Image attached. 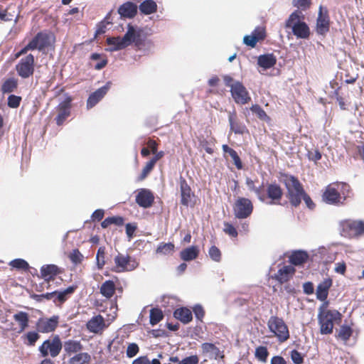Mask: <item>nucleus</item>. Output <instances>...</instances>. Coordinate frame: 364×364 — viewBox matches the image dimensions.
<instances>
[{
  "mask_svg": "<svg viewBox=\"0 0 364 364\" xmlns=\"http://www.w3.org/2000/svg\"><path fill=\"white\" fill-rule=\"evenodd\" d=\"M53 39L52 34L47 32H39L31 40V42L34 45L35 50L38 49L40 51H43L51 46Z\"/></svg>",
  "mask_w": 364,
  "mask_h": 364,
  "instance_id": "17",
  "label": "nucleus"
},
{
  "mask_svg": "<svg viewBox=\"0 0 364 364\" xmlns=\"http://www.w3.org/2000/svg\"><path fill=\"white\" fill-rule=\"evenodd\" d=\"M18 87V80L15 77L6 79L1 85V91L3 94L16 92Z\"/></svg>",
  "mask_w": 364,
  "mask_h": 364,
  "instance_id": "34",
  "label": "nucleus"
},
{
  "mask_svg": "<svg viewBox=\"0 0 364 364\" xmlns=\"http://www.w3.org/2000/svg\"><path fill=\"white\" fill-rule=\"evenodd\" d=\"M35 50L34 45H33L31 41L24 48L16 54V58H19L21 55L26 54L28 50Z\"/></svg>",
  "mask_w": 364,
  "mask_h": 364,
  "instance_id": "63",
  "label": "nucleus"
},
{
  "mask_svg": "<svg viewBox=\"0 0 364 364\" xmlns=\"http://www.w3.org/2000/svg\"><path fill=\"white\" fill-rule=\"evenodd\" d=\"M40 332L31 331L27 332L23 338H24V343L28 346H35L36 341L40 338Z\"/></svg>",
  "mask_w": 364,
  "mask_h": 364,
  "instance_id": "43",
  "label": "nucleus"
},
{
  "mask_svg": "<svg viewBox=\"0 0 364 364\" xmlns=\"http://www.w3.org/2000/svg\"><path fill=\"white\" fill-rule=\"evenodd\" d=\"M267 326L269 331L277 338L279 342H285L289 338V328L283 318L272 316L267 321Z\"/></svg>",
  "mask_w": 364,
  "mask_h": 364,
  "instance_id": "7",
  "label": "nucleus"
},
{
  "mask_svg": "<svg viewBox=\"0 0 364 364\" xmlns=\"http://www.w3.org/2000/svg\"><path fill=\"white\" fill-rule=\"evenodd\" d=\"M16 70L18 76L26 79L31 77L35 71V59L32 54L22 58L16 65Z\"/></svg>",
  "mask_w": 364,
  "mask_h": 364,
  "instance_id": "12",
  "label": "nucleus"
},
{
  "mask_svg": "<svg viewBox=\"0 0 364 364\" xmlns=\"http://www.w3.org/2000/svg\"><path fill=\"white\" fill-rule=\"evenodd\" d=\"M292 4L294 7L306 11L311 5V0H293Z\"/></svg>",
  "mask_w": 364,
  "mask_h": 364,
  "instance_id": "55",
  "label": "nucleus"
},
{
  "mask_svg": "<svg viewBox=\"0 0 364 364\" xmlns=\"http://www.w3.org/2000/svg\"><path fill=\"white\" fill-rule=\"evenodd\" d=\"M223 231L225 234L228 235L231 237L235 238L238 235V232L236 228L232 224L228 222L224 223Z\"/></svg>",
  "mask_w": 364,
  "mask_h": 364,
  "instance_id": "56",
  "label": "nucleus"
},
{
  "mask_svg": "<svg viewBox=\"0 0 364 364\" xmlns=\"http://www.w3.org/2000/svg\"><path fill=\"white\" fill-rule=\"evenodd\" d=\"M148 37L149 35L144 29L129 23L123 37H109L106 43L111 46L110 51L122 50L132 45L137 50H146L153 46V42Z\"/></svg>",
  "mask_w": 364,
  "mask_h": 364,
  "instance_id": "1",
  "label": "nucleus"
},
{
  "mask_svg": "<svg viewBox=\"0 0 364 364\" xmlns=\"http://www.w3.org/2000/svg\"><path fill=\"white\" fill-rule=\"evenodd\" d=\"M309 259V254L304 250L292 252L289 257V262L295 266L302 265Z\"/></svg>",
  "mask_w": 364,
  "mask_h": 364,
  "instance_id": "29",
  "label": "nucleus"
},
{
  "mask_svg": "<svg viewBox=\"0 0 364 364\" xmlns=\"http://www.w3.org/2000/svg\"><path fill=\"white\" fill-rule=\"evenodd\" d=\"M304 16L301 11L296 10L290 14L285 22L286 28H291L293 34L297 38L306 39L310 36V29L309 26L301 19Z\"/></svg>",
  "mask_w": 364,
  "mask_h": 364,
  "instance_id": "5",
  "label": "nucleus"
},
{
  "mask_svg": "<svg viewBox=\"0 0 364 364\" xmlns=\"http://www.w3.org/2000/svg\"><path fill=\"white\" fill-rule=\"evenodd\" d=\"M201 349L203 354H210L212 358L216 359L220 356V349L212 343H203L201 345Z\"/></svg>",
  "mask_w": 364,
  "mask_h": 364,
  "instance_id": "40",
  "label": "nucleus"
},
{
  "mask_svg": "<svg viewBox=\"0 0 364 364\" xmlns=\"http://www.w3.org/2000/svg\"><path fill=\"white\" fill-rule=\"evenodd\" d=\"M253 209L252 202L244 197H239L235 200L233 206L234 215L238 219L247 218L252 215Z\"/></svg>",
  "mask_w": 364,
  "mask_h": 364,
  "instance_id": "11",
  "label": "nucleus"
},
{
  "mask_svg": "<svg viewBox=\"0 0 364 364\" xmlns=\"http://www.w3.org/2000/svg\"><path fill=\"white\" fill-rule=\"evenodd\" d=\"M330 18L327 9L320 6L318 17L316 19V32L319 35H325L329 31Z\"/></svg>",
  "mask_w": 364,
  "mask_h": 364,
  "instance_id": "16",
  "label": "nucleus"
},
{
  "mask_svg": "<svg viewBox=\"0 0 364 364\" xmlns=\"http://www.w3.org/2000/svg\"><path fill=\"white\" fill-rule=\"evenodd\" d=\"M77 288V285H73V286L68 287L67 289H65L63 291H55L56 294L54 296L53 302L57 306L62 305L64 302H65L68 300V299L70 297V296L75 292V291L76 290Z\"/></svg>",
  "mask_w": 364,
  "mask_h": 364,
  "instance_id": "28",
  "label": "nucleus"
},
{
  "mask_svg": "<svg viewBox=\"0 0 364 364\" xmlns=\"http://www.w3.org/2000/svg\"><path fill=\"white\" fill-rule=\"evenodd\" d=\"M230 129L235 134H243L246 129V127L238 122L237 114L235 112H230L228 116Z\"/></svg>",
  "mask_w": 364,
  "mask_h": 364,
  "instance_id": "31",
  "label": "nucleus"
},
{
  "mask_svg": "<svg viewBox=\"0 0 364 364\" xmlns=\"http://www.w3.org/2000/svg\"><path fill=\"white\" fill-rule=\"evenodd\" d=\"M296 272V269L291 265H284L279 268L277 273L272 278L276 279L280 284L289 281Z\"/></svg>",
  "mask_w": 364,
  "mask_h": 364,
  "instance_id": "23",
  "label": "nucleus"
},
{
  "mask_svg": "<svg viewBox=\"0 0 364 364\" xmlns=\"http://www.w3.org/2000/svg\"><path fill=\"white\" fill-rule=\"evenodd\" d=\"M276 63L277 58L273 53L261 55L257 59V64L259 66L265 70L274 67Z\"/></svg>",
  "mask_w": 364,
  "mask_h": 364,
  "instance_id": "30",
  "label": "nucleus"
},
{
  "mask_svg": "<svg viewBox=\"0 0 364 364\" xmlns=\"http://www.w3.org/2000/svg\"><path fill=\"white\" fill-rule=\"evenodd\" d=\"M199 255V250L197 246H191L183 250L180 256L181 258L184 261H191L196 259Z\"/></svg>",
  "mask_w": 364,
  "mask_h": 364,
  "instance_id": "37",
  "label": "nucleus"
},
{
  "mask_svg": "<svg viewBox=\"0 0 364 364\" xmlns=\"http://www.w3.org/2000/svg\"><path fill=\"white\" fill-rule=\"evenodd\" d=\"M174 249V245L171 242L164 243L161 242L159 245L156 249V253H161L167 255L172 252Z\"/></svg>",
  "mask_w": 364,
  "mask_h": 364,
  "instance_id": "50",
  "label": "nucleus"
},
{
  "mask_svg": "<svg viewBox=\"0 0 364 364\" xmlns=\"http://www.w3.org/2000/svg\"><path fill=\"white\" fill-rule=\"evenodd\" d=\"M73 98L67 96L65 100L56 107L57 116L55 118L56 124L61 126L65 121L70 116Z\"/></svg>",
  "mask_w": 364,
  "mask_h": 364,
  "instance_id": "14",
  "label": "nucleus"
},
{
  "mask_svg": "<svg viewBox=\"0 0 364 364\" xmlns=\"http://www.w3.org/2000/svg\"><path fill=\"white\" fill-rule=\"evenodd\" d=\"M87 329L95 334L101 333L107 326L103 316L100 314L92 317L86 323Z\"/></svg>",
  "mask_w": 364,
  "mask_h": 364,
  "instance_id": "20",
  "label": "nucleus"
},
{
  "mask_svg": "<svg viewBox=\"0 0 364 364\" xmlns=\"http://www.w3.org/2000/svg\"><path fill=\"white\" fill-rule=\"evenodd\" d=\"M114 267L112 270L117 273L132 271L139 265V262L135 258L120 252L114 257Z\"/></svg>",
  "mask_w": 364,
  "mask_h": 364,
  "instance_id": "8",
  "label": "nucleus"
},
{
  "mask_svg": "<svg viewBox=\"0 0 364 364\" xmlns=\"http://www.w3.org/2000/svg\"><path fill=\"white\" fill-rule=\"evenodd\" d=\"M124 223V219L122 216H112L106 218L102 223L101 227L102 228H107L112 225L115 226H122Z\"/></svg>",
  "mask_w": 364,
  "mask_h": 364,
  "instance_id": "41",
  "label": "nucleus"
},
{
  "mask_svg": "<svg viewBox=\"0 0 364 364\" xmlns=\"http://www.w3.org/2000/svg\"><path fill=\"white\" fill-rule=\"evenodd\" d=\"M255 356L258 360L266 363L269 356L267 348L262 346H258L255 349Z\"/></svg>",
  "mask_w": 364,
  "mask_h": 364,
  "instance_id": "45",
  "label": "nucleus"
},
{
  "mask_svg": "<svg viewBox=\"0 0 364 364\" xmlns=\"http://www.w3.org/2000/svg\"><path fill=\"white\" fill-rule=\"evenodd\" d=\"M137 9L136 4L127 1L119 7L117 12L121 18H132L136 15Z\"/></svg>",
  "mask_w": 364,
  "mask_h": 364,
  "instance_id": "25",
  "label": "nucleus"
},
{
  "mask_svg": "<svg viewBox=\"0 0 364 364\" xmlns=\"http://www.w3.org/2000/svg\"><path fill=\"white\" fill-rule=\"evenodd\" d=\"M222 149L225 154H228L229 156L231 157V159H232L233 164H235L236 168L238 170L242 169V168H243L242 162L239 155L237 154V151L235 150H234L233 149L230 148L227 144H223L222 146Z\"/></svg>",
  "mask_w": 364,
  "mask_h": 364,
  "instance_id": "36",
  "label": "nucleus"
},
{
  "mask_svg": "<svg viewBox=\"0 0 364 364\" xmlns=\"http://www.w3.org/2000/svg\"><path fill=\"white\" fill-rule=\"evenodd\" d=\"M116 286L113 281L107 280L100 287V292L106 299H110L115 294Z\"/></svg>",
  "mask_w": 364,
  "mask_h": 364,
  "instance_id": "33",
  "label": "nucleus"
},
{
  "mask_svg": "<svg viewBox=\"0 0 364 364\" xmlns=\"http://www.w3.org/2000/svg\"><path fill=\"white\" fill-rule=\"evenodd\" d=\"M139 11L145 15L154 14L157 10V4L154 0H145L139 6Z\"/></svg>",
  "mask_w": 364,
  "mask_h": 364,
  "instance_id": "38",
  "label": "nucleus"
},
{
  "mask_svg": "<svg viewBox=\"0 0 364 364\" xmlns=\"http://www.w3.org/2000/svg\"><path fill=\"white\" fill-rule=\"evenodd\" d=\"M63 348L65 355L71 356L75 353L82 351L83 346L80 341L68 339L64 341Z\"/></svg>",
  "mask_w": 364,
  "mask_h": 364,
  "instance_id": "26",
  "label": "nucleus"
},
{
  "mask_svg": "<svg viewBox=\"0 0 364 364\" xmlns=\"http://www.w3.org/2000/svg\"><path fill=\"white\" fill-rule=\"evenodd\" d=\"M154 196L151 191L141 189L136 196V203L142 208H147L152 205Z\"/></svg>",
  "mask_w": 364,
  "mask_h": 364,
  "instance_id": "24",
  "label": "nucleus"
},
{
  "mask_svg": "<svg viewBox=\"0 0 364 364\" xmlns=\"http://www.w3.org/2000/svg\"><path fill=\"white\" fill-rule=\"evenodd\" d=\"M105 247H100L97 252V264L98 267V269H101L103 268L104 265L105 264Z\"/></svg>",
  "mask_w": 364,
  "mask_h": 364,
  "instance_id": "54",
  "label": "nucleus"
},
{
  "mask_svg": "<svg viewBox=\"0 0 364 364\" xmlns=\"http://www.w3.org/2000/svg\"><path fill=\"white\" fill-rule=\"evenodd\" d=\"M109 88L110 82H109L90 94L87 100V108L90 109L95 107L105 97Z\"/></svg>",
  "mask_w": 364,
  "mask_h": 364,
  "instance_id": "21",
  "label": "nucleus"
},
{
  "mask_svg": "<svg viewBox=\"0 0 364 364\" xmlns=\"http://www.w3.org/2000/svg\"><path fill=\"white\" fill-rule=\"evenodd\" d=\"M139 348L136 343H129L127 348V356L128 358H133L139 353Z\"/></svg>",
  "mask_w": 364,
  "mask_h": 364,
  "instance_id": "57",
  "label": "nucleus"
},
{
  "mask_svg": "<svg viewBox=\"0 0 364 364\" xmlns=\"http://www.w3.org/2000/svg\"><path fill=\"white\" fill-rule=\"evenodd\" d=\"M9 265L18 270H27L29 268L28 263L23 259H15L9 262Z\"/></svg>",
  "mask_w": 364,
  "mask_h": 364,
  "instance_id": "47",
  "label": "nucleus"
},
{
  "mask_svg": "<svg viewBox=\"0 0 364 364\" xmlns=\"http://www.w3.org/2000/svg\"><path fill=\"white\" fill-rule=\"evenodd\" d=\"M328 301L319 308L318 314V321L320 326V332L321 334H331L333 332L334 322L341 319V314L337 310H329L326 307Z\"/></svg>",
  "mask_w": 364,
  "mask_h": 364,
  "instance_id": "4",
  "label": "nucleus"
},
{
  "mask_svg": "<svg viewBox=\"0 0 364 364\" xmlns=\"http://www.w3.org/2000/svg\"><path fill=\"white\" fill-rule=\"evenodd\" d=\"M104 215H105V210L102 209H97L92 213V214L91 215V218L93 221H95V220L100 221L104 218Z\"/></svg>",
  "mask_w": 364,
  "mask_h": 364,
  "instance_id": "62",
  "label": "nucleus"
},
{
  "mask_svg": "<svg viewBox=\"0 0 364 364\" xmlns=\"http://www.w3.org/2000/svg\"><path fill=\"white\" fill-rule=\"evenodd\" d=\"M246 185L247 186L249 190L254 191L255 193L259 200H264L263 188L262 186L258 188L256 187L255 181L250 178H246Z\"/></svg>",
  "mask_w": 364,
  "mask_h": 364,
  "instance_id": "44",
  "label": "nucleus"
},
{
  "mask_svg": "<svg viewBox=\"0 0 364 364\" xmlns=\"http://www.w3.org/2000/svg\"><path fill=\"white\" fill-rule=\"evenodd\" d=\"M63 269L58 267L55 264H46L41 268V277L47 283L53 281L57 275L63 274Z\"/></svg>",
  "mask_w": 364,
  "mask_h": 364,
  "instance_id": "19",
  "label": "nucleus"
},
{
  "mask_svg": "<svg viewBox=\"0 0 364 364\" xmlns=\"http://www.w3.org/2000/svg\"><path fill=\"white\" fill-rule=\"evenodd\" d=\"M136 228L137 226L134 223H127L126 225V234L129 239L133 237L134 233Z\"/></svg>",
  "mask_w": 364,
  "mask_h": 364,
  "instance_id": "61",
  "label": "nucleus"
},
{
  "mask_svg": "<svg viewBox=\"0 0 364 364\" xmlns=\"http://www.w3.org/2000/svg\"><path fill=\"white\" fill-rule=\"evenodd\" d=\"M150 323L151 326H155L164 318V314L159 308H152L150 310Z\"/></svg>",
  "mask_w": 364,
  "mask_h": 364,
  "instance_id": "42",
  "label": "nucleus"
},
{
  "mask_svg": "<svg viewBox=\"0 0 364 364\" xmlns=\"http://www.w3.org/2000/svg\"><path fill=\"white\" fill-rule=\"evenodd\" d=\"M208 254L212 260L219 262L221 260L222 254L219 248L213 245L208 250Z\"/></svg>",
  "mask_w": 364,
  "mask_h": 364,
  "instance_id": "53",
  "label": "nucleus"
},
{
  "mask_svg": "<svg viewBox=\"0 0 364 364\" xmlns=\"http://www.w3.org/2000/svg\"><path fill=\"white\" fill-rule=\"evenodd\" d=\"M193 311L196 318L202 321L205 316V311L203 308L200 305H196L193 309Z\"/></svg>",
  "mask_w": 364,
  "mask_h": 364,
  "instance_id": "60",
  "label": "nucleus"
},
{
  "mask_svg": "<svg viewBox=\"0 0 364 364\" xmlns=\"http://www.w3.org/2000/svg\"><path fill=\"white\" fill-rule=\"evenodd\" d=\"M91 355L86 352H78L70 358V364H90Z\"/></svg>",
  "mask_w": 364,
  "mask_h": 364,
  "instance_id": "35",
  "label": "nucleus"
},
{
  "mask_svg": "<svg viewBox=\"0 0 364 364\" xmlns=\"http://www.w3.org/2000/svg\"><path fill=\"white\" fill-rule=\"evenodd\" d=\"M59 320L58 315H53L50 318H39L36 323V330L42 333L54 332L58 326Z\"/></svg>",
  "mask_w": 364,
  "mask_h": 364,
  "instance_id": "13",
  "label": "nucleus"
},
{
  "mask_svg": "<svg viewBox=\"0 0 364 364\" xmlns=\"http://www.w3.org/2000/svg\"><path fill=\"white\" fill-rule=\"evenodd\" d=\"M68 257L73 264H78L82 262L84 257L78 249H75L69 254Z\"/></svg>",
  "mask_w": 364,
  "mask_h": 364,
  "instance_id": "52",
  "label": "nucleus"
},
{
  "mask_svg": "<svg viewBox=\"0 0 364 364\" xmlns=\"http://www.w3.org/2000/svg\"><path fill=\"white\" fill-rule=\"evenodd\" d=\"M279 178L287 189V197L290 204L294 207H298L306 192L303 185L296 176L286 173L280 172Z\"/></svg>",
  "mask_w": 364,
  "mask_h": 364,
  "instance_id": "2",
  "label": "nucleus"
},
{
  "mask_svg": "<svg viewBox=\"0 0 364 364\" xmlns=\"http://www.w3.org/2000/svg\"><path fill=\"white\" fill-rule=\"evenodd\" d=\"M264 200H260L269 205H281L284 191L281 186L276 182L267 183L263 189Z\"/></svg>",
  "mask_w": 364,
  "mask_h": 364,
  "instance_id": "10",
  "label": "nucleus"
},
{
  "mask_svg": "<svg viewBox=\"0 0 364 364\" xmlns=\"http://www.w3.org/2000/svg\"><path fill=\"white\" fill-rule=\"evenodd\" d=\"M353 330L348 326H341L338 334V337L342 339L344 341H347L349 340L350 336H352Z\"/></svg>",
  "mask_w": 364,
  "mask_h": 364,
  "instance_id": "48",
  "label": "nucleus"
},
{
  "mask_svg": "<svg viewBox=\"0 0 364 364\" xmlns=\"http://www.w3.org/2000/svg\"><path fill=\"white\" fill-rule=\"evenodd\" d=\"M199 358L197 355L187 356L181 360L178 364H198Z\"/></svg>",
  "mask_w": 364,
  "mask_h": 364,
  "instance_id": "58",
  "label": "nucleus"
},
{
  "mask_svg": "<svg viewBox=\"0 0 364 364\" xmlns=\"http://www.w3.org/2000/svg\"><path fill=\"white\" fill-rule=\"evenodd\" d=\"M250 110L261 120L267 121L269 119V117L265 111L257 104L252 105L250 107Z\"/></svg>",
  "mask_w": 364,
  "mask_h": 364,
  "instance_id": "46",
  "label": "nucleus"
},
{
  "mask_svg": "<svg viewBox=\"0 0 364 364\" xmlns=\"http://www.w3.org/2000/svg\"><path fill=\"white\" fill-rule=\"evenodd\" d=\"M63 348V343L58 335H55L52 339H47L39 346L38 350L43 357L50 355L57 357Z\"/></svg>",
  "mask_w": 364,
  "mask_h": 364,
  "instance_id": "9",
  "label": "nucleus"
},
{
  "mask_svg": "<svg viewBox=\"0 0 364 364\" xmlns=\"http://www.w3.org/2000/svg\"><path fill=\"white\" fill-rule=\"evenodd\" d=\"M155 164H154V161L149 160V161H147L145 166L143 168L141 174L138 177V181H144L150 173V172L153 170Z\"/></svg>",
  "mask_w": 364,
  "mask_h": 364,
  "instance_id": "49",
  "label": "nucleus"
},
{
  "mask_svg": "<svg viewBox=\"0 0 364 364\" xmlns=\"http://www.w3.org/2000/svg\"><path fill=\"white\" fill-rule=\"evenodd\" d=\"M21 101L22 97L21 96L10 95L7 98V105L10 108H18L20 106Z\"/></svg>",
  "mask_w": 364,
  "mask_h": 364,
  "instance_id": "51",
  "label": "nucleus"
},
{
  "mask_svg": "<svg viewBox=\"0 0 364 364\" xmlns=\"http://www.w3.org/2000/svg\"><path fill=\"white\" fill-rule=\"evenodd\" d=\"M146 144L150 151L152 154H156V152L158 150V143L152 139H149V140L146 142Z\"/></svg>",
  "mask_w": 364,
  "mask_h": 364,
  "instance_id": "64",
  "label": "nucleus"
},
{
  "mask_svg": "<svg viewBox=\"0 0 364 364\" xmlns=\"http://www.w3.org/2000/svg\"><path fill=\"white\" fill-rule=\"evenodd\" d=\"M350 192V186L344 182L328 184L323 192L322 200L330 205H343Z\"/></svg>",
  "mask_w": 364,
  "mask_h": 364,
  "instance_id": "3",
  "label": "nucleus"
},
{
  "mask_svg": "<svg viewBox=\"0 0 364 364\" xmlns=\"http://www.w3.org/2000/svg\"><path fill=\"white\" fill-rule=\"evenodd\" d=\"M173 316L183 323H188L193 319L192 312L186 307L177 309L173 312Z\"/></svg>",
  "mask_w": 364,
  "mask_h": 364,
  "instance_id": "32",
  "label": "nucleus"
},
{
  "mask_svg": "<svg viewBox=\"0 0 364 364\" xmlns=\"http://www.w3.org/2000/svg\"><path fill=\"white\" fill-rule=\"evenodd\" d=\"M180 191L181 196V203L183 205L188 206L192 202L195 195L186 179L183 177L180 178Z\"/></svg>",
  "mask_w": 364,
  "mask_h": 364,
  "instance_id": "22",
  "label": "nucleus"
},
{
  "mask_svg": "<svg viewBox=\"0 0 364 364\" xmlns=\"http://www.w3.org/2000/svg\"><path fill=\"white\" fill-rule=\"evenodd\" d=\"M291 358L295 364H301L304 362V358L296 350H293L291 352Z\"/></svg>",
  "mask_w": 364,
  "mask_h": 364,
  "instance_id": "59",
  "label": "nucleus"
},
{
  "mask_svg": "<svg viewBox=\"0 0 364 364\" xmlns=\"http://www.w3.org/2000/svg\"><path fill=\"white\" fill-rule=\"evenodd\" d=\"M333 284V281L331 278L323 279L316 288V298L321 301H325L328 295V290Z\"/></svg>",
  "mask_w": 364,
  "mask_h": 364,
  "instance_id": "27",
  "label": "nucleus"
},
{
  "mask_svg": "<svg viewBox=\"0 0 364 364\" xmlns=\"http://www.w3.org/2000/svg\"><path fill=\"white\" fill-rule=\"evenodd\" d=\"M266 38V31L263 27H256L250 35H247L243 38V43L251 48H255L258 42H260Z\"/></svg>",
  "mask_w": 364,
  "mask_h": 364,
  "instance_id": "18",
  "label": "nucleus"
},
{
  "mask_svg": "<svg viewBox=\"0 0 364 364\" xmlns=\"http://www.w3.org/2000/svg\"><path fill=\"white\" fill-rule=\"evenodd\" d=\"M231 95L237 104L245 105L251 101V97L246 87L240 82H235L230 89Z\"/></svg>",
  "mask_w": 364,
  "mask_h": 364,
  "instance_id": "15",
  "label": "nucleus"
},
{
  "mask_svg": "<svg viewBox=\"0 0 364 364\" xmlns=\"http://www.w3.org/2000/svg\"><path fill=\"white\" fill-rule=\"evenodd\" d=\"M14 319L18 323L20 327L19 332H23L28 326L29 323V316L28 313L19 311L14 315Z\"/></svg>",
  "mask_w": 364,
  "mask_h": 364,
  "instance_id": "39",
  "label": "nucleus"
},
{
  "mask_svg": "<svg viewBox=\"0 0 364 364\" xmlns=\"http://www.w3.org/2000/svg\"><path fill=\"white\" fill-rule=\"evenodd\" d=\"M341 235L346 238H358L364 235V221L346 219L340 223Z\"/></svg>",
  "mask_w": 364,
  "mask_h": 364,
  "instance_id": "6",
  "label": "nucleus"
}]
</instances>
